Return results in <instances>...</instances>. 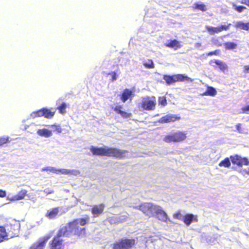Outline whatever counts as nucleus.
I'll list each match as a JSON object with an SVG mask.
<instances>
[{"label":"nucleus","mask_w":249,"mask_h":249,"mask_svg":"<svg viewBox=\"0 0 249 249\" xmlns=\"http://www.w3.org/2000/svg\"><path fill=\"white\" fill-rule=\"evenodd\" d=\"M181 214L180 212H178L174 214L173 217L175 219H181Z\"/></svg>","instance_id":"44"},{"label":"nucleus","mask_w":249,"mask_h":249,"mask_svg":"<svg viewBox=\"0 0 249 249\" xmlns=\"http://www.w3.org/2000/svg\"><path fill=\"white\" fill-rule=\"evenodd\" d=\"M245 172L246 173L248 174V175H249V168L247 169L246 170H245Z\"/></svg>","instance_id":"53"},{"label":"nucleus","mask_w":249,"mask_h":249,"mask_svg":"<svg viewBox=\"0 0 249 249\" xmlns=\"http://www.w3.org/2000/svg\"><path fill=\"white\" fill-rule=\"evenodd\" d=\"M63 239H59L58 237L55 236L52 241L50 249H63Z\"/></svg>","instance_id":"12"},{"label":"nucleus","mask_w":249,"mask_h":249,"mask_svg":"<svg viewBox=\"0 0 249 249\" xmlns=\"http://www.w3.org/2000/svg\"><path fill=\"white\" fill-rule=\"evenodd\" d=\"M26 193L27 192L26 190H21L17 196H15V198L17 200L22 199L25 197Z\"/></svg>","instance_id":"31"},{"label":"nucleus","mask_w":249,"mask_h":249,"mask_svg":"<svg viewBox=\"0 0 249 249\" xmlns=\"http://www.w3.org/2000/svg\"><path fill=\"white\" fill-rule=\"evenodd\" d=\"M126 218L127 216L126 215H122L119 216L117 220L119 222H123L126 220Z\"/></svg>","instance_id":"43"},{"label":"nucleus","mask_w":249,"mask_h":249,"mask_svg":"<svg viewBox=\"0 0 249 249\" xmlns=\"http://www.w3.org/2000/svg\"><path fill=\"white\" fill-rule=\"evenodd\" d=\"M54 114V111L43 108L36 111H34L30 114V118L35 119L36 117L44 116L46 118H52Z\"/></svg>","instance_id":"7"},{"label":"nucleus","mask_w":249,"mask_h":249,"mask_svg":"<svg viewBox=\"0 0 249 249\" xmlns=\"http://www.w3.org/2000/svg\"><path fill=\"white\" fill-rule=\"evenodd\" d=\"M143 65L147 68L151 69L154 67V64L152 60H148L143 62Z\"/></svg>","instance_id":"35"},{"label":"nucleus","mask_w":249,"mask_h":249,"mask_svg":"<svg viewBox=\"0 0 249 249\" xmlns=\"http://www.w3.org/2000/svg\"><path fill=\"white\" fill-rule=\"evenodd\" d=\"M230 158L232 163L237 164L239 166H241L243 164L248 165L249 163L248 160L247 158H242L238 155L231 156Z\"/></svg>","instance_id":"11"},{"label":"nucleus","mask_w":249,"mask_h":249,"mask_svg":"<svg viewBox=\"0 0 249 249\" xmlns=\"http://www.w3.org/2000/svg\"><path fill=\"white\" fill-rule=\"evenodd\" d=\"M51 127L53 129L54 131H56L57 133H61L62 129L59 125L53 124L52 125Z\"/></svg>","instance_id":"38"},{"label":"nucleus","mask_w":249,"mask_h":249,"mask_svg":"<svg viewBox=\"0 0 249 249\" xmlns=\"http://www.w3.org/2000/svg\"><path fill=\"white\" fill-rule=\"evenodd\" d=\"M235 26L245 30L247 31L249 30V23H246L239 21L236 23Z\"/></svg>","instance_id":"27"},{"label":"nucleus","mask_w":249,"mask_h":249,"mask_svg":"<svg viewBox=\"0 0 249 249\" xmlns=\"http://www.w3.org/2000/svg\"><path fill=\"white\" fill-rule=\"evenodd\" d=\"M213 44H214L217 46H220L221 45V44L218 42V40L216 39H213Z\"/></svg>","instance_id":"49"},{"label":"nucleus","mask_w":249,"mask_h":249,"mask_svg":"<svg viewBox=\"0 0 249 249\" xmlns=\"http://www.w3.org/2000/svg\"><path fill=\"white\" fill-rule=\"evenodd\" d=\"M233 8L239 13H241L246 9V7L243 6H237L235 3H232Z\"/></svg>","instance_id":"32"},{"label":"nucleus","mask_w":249,"mask_h":249,"mask_svg":"<svg viewBox=\"0 0 249 249\" xmlns=\"http://www.w3.org/2000/svg\"><path fill=\"white\" fill-rule=\"evenodd\" d=\"M244 72L249 73V65L245 66Z\"/></svg>","instance_id":"51"},{"label":"nucleus","mask_w":249,"mask_h":249,"mask_svg":"<svg viewBox=\"0 0 249 249\" xmlns=\"http://www.w3.org/2000/svg\"><path fill=\"white\" fill-rule=\"evenodd\" d=\"M241 110L243 113H247L248 111H249V105L242 107Z\"/></svg>","instance_id":"45"},{"label":"nucleus","mask_w":249,"mask_h":249,"mask_svg":"<svg viewBox=\"0 0 249 249\" xmlns=\"http://www.w3.org/2000/svg\"><path fill=\"white\" fill-rule=\"evenodd\" d=\"M9 140L8 137L4 136L1 138H0V146L2 144L6 143Z\"/></svg>","instance_id":"40"},{"label":"nucleus","mask_w":249,"mask_h":249,"mask_svg":"<svg viewBox=\"0 0 249 249\" xmlns=\"http://www.w3.org/2000/svg\"><path fill=\"white\" fill-rule=\"evenodd\" d=\"M166 46L169 48H173L175 50L180 48V45L179 42L178 40L175 39L170 41V42H169L166 45Z\"/></svg>","instance_id":"24"},{"label":"nucleus","mask_w":249,"mask_h":249,"mask_svg":"<svg viewBox=\"0 0 249 249\" xmlns=\"http://www.w3.org/2000/svg\"><path fill=\"white\" fill-rule=\"evenodd\" d=\"M20 223L15 219H10L4 227L0 226V242L8 238L18 236Z\"/></svg>","instance_id":"2"},{"label":"nucleus","mask_w":249,"mask_h":249,"mask_svg":"<svg viewBox=\"0 0 249 249\" xmlns=\"http://www.w3.org/2000/svg\"><path fill=\"white\" fill-rule=\"evenodd\" d=\"M183 221L187 226H189L193 222H197L196 216L193 214H187L183 217Z\"/></svg>","instance_id":"15"},{"label":"nucleus","mask_w":249,"mask_h":249,"mask_svg":"<svg viewBox=\"0 0 249 249\" xmlns=\"http://www.w3.org/2000/svg\"><path fill=\"white\" fill-rule=\"evenodd\" d=\"M231 25V24H229L227 26L226 25H221L220 26L215 27L216 30V33L220 32L223 30H228L229 29L230 26Z\"/></svg>","instance_id":"33"},{"label":"nucleus","mask_w":249,"mask_h":249,"mask_svg":"<svg viewBox=\"0 0 249 249\" xmlns=\"http://www.w3.org/2000/svg\"><path fill=\"white\" fill-rule=\"evenodd\" d=\"M110 74L111 75L112 80L113 81L116 80L117 79V75L115 72H113Z\"/></svg>","instance_id":"48"},{"label":"nucleus","mask_w":249,"mask_h":249,"mask_svg":"<svg viewBox=\"0 0 249 249\" xmlns=\"http://www.w3.org/2000/svg\"><path fill=\"white\" fill-rule=\"evenodd\" d=\"M216 94L215 89L212 87H208L207 90L202 95L203 96L210 95L212 96H214Z\"/></svg>","instance_id":"25"},{"label":"nucleus","mask_w":249,"mask_h":249,"mask_svg":"<svg viewBox=\"0 0 249 249\" xmlns=\"http://www.w3.org/2000/svg\"><path fill=\"white\" fill-rule=\"evenodd\" d=\"M132 94V92L130 90L128 89H125L122 93L121 98V100L123 101V102L124 103L127 99L129 98Z\"/></svg>","instance_id":"21"},{"label":"nucleus","mask_w":249,"mask_h":249,"mask_svg":"<svg viewBox=\"0 0 249 249\" xmlns=\"http://www.w3.org/2000/svg\"><path fill=\"white\" fill-rule=\"evenodd\" d=\"M53 190H52V189H50L49 188H47V189H45L44 190V192L45 193H46V194H52L53 193Z\"/></svg>","instance_id":"46"},{"label":"nucleus","mask_w":249,"mask_h":249,"mask_svg":"<svg viewBox=\"0 0 249 249\" xmlns=\"http://www.w3.org/2000/svg\"><path fill=\"white\" fill-rule=\"evenodd\" d=\"M6 193L5 191L0 190V197H4L6 196Z\"/></svg>","instance_id":"47"},{"label":"nucleus","mask_w":249,"mask_h":249,"mask_svg":"<svg viewBox=\"0 0 249 249\" xmlns=\"http://www.w3.org/2000/svg\"><path fill=\"white\" fill-rule=\"evenodd\" d=\"M155 215H156L158 219L161 221L165 222L168 221L171 223H173V222L168 218L166 213L160 206H158V208L156 210Z\"/></svg>","instance_id":"10"},{"label":"nucleus","mask_w":249,"mask_h":249,"mask_svg":"<svg viewBox=\"0 0 249 249\" xmlns=\"http://www.w3.org/2000/svg\"><path fill=\"white\" fill-rule=\"evenodd\" d=\"M42 171H46L57 174L58 169L53 167H47L42 169Z\"/></svg>","instance_id":"36"},{"label":"nucleus","mask_w":249,"mask_h":249,"mask_svg":"<svg viewBox=\"0 0 249 249\" xmlns=\"http://www.w3.org/2000/svg\"><path fill=\"white\" fill-rule=\"evenodd\" d=\"M179 118H178V119ZM178 119V118H177L175 115H167L160 118V120H159V122L160 123H169L171 122H174Z\"/></svg>","instance_id":"16"},{"label":"nucleus","mask_w":249,"mask_h":249,"mask_svg":"<svg viewBox=\"0 0 249 249\" xmlns=\"http://www.w3.org/2000/svg\"><path fill=\"white\" fill-rule=\"evenodd\" d=\"M80 172L78 170H71L67 169H58L57 174H61L63 175H72L77 176L80 174Z\"/></svg>","instance_id":"14"},{"label":"nucleus","mask_w":249,"mask_h":249,"mask_svg":"<svg viewBox=\"0 0 249 249\" xmlns=\"http://www.w3.org/2000/svg\"><path fill=\"white\" fill-rule=\"evenodd\" d=\"M156 99L154 96H146L142 98L141 106L146 110H153L155 108Z\"/></svg>","instance_id":"6"},{"label":"nucleus","mask_w":249,"mask_h":249,"mask_svg":"<svg viewBox=\"0 0 249 249\" xmlns=\"http://www.w3.org/2000/svg\"><path fill=\"white\" fill-rule=\"evenodd\" d=\"M89 149L93 155L114 157L118 159H122L128 154V152L126 150L115 148H109L107 146L97 147L91 146Z\"/></svg>","instance_id":"3"},{"label":"nucleus","mask_w":249,"mask_h":249,"mask_svg":"<svg viewBox=\"0 0 249 249\" xmlns=\"http://www.w3.org/2000/svg\"><path fill=\"white\" fill-rule=\"evenodd\" d=\"M59 208H55L48 210L46 216L49 219H53L56 217L59 212Z\"/></svg>","instance_id":"19"},{"label":"nucleus","mask_w":249,"mask_h":249,"mask_svg":"<svg viewBox=\"0 0 249 249\" xmlns=\"http://www.w3.org/2000/svg\"><path fill=\"white\" fill-rule=\"evenodd\" d=\"M50 236H44L34 243L29 249H44Z\"/></svg>","instance_id":"9"},{"label":"nucleus","mask_w":249,"mask_h":249,"mask_svg":"<svg viewBox=\"0 0 249 249\" xmlns=\"http://www.w3.org/2000/svg\"><path fill=\"white\" fill-rule=\"evenodd\" d=\"M135 243L133 239L122 240L113 245V249H128L131 248Z\"/></svg>","instance_id":"8"},{"label":"nucleus","mask_w":249,"mask_h":249,"mask_svg":"<svg viewBox=\"0 0 249 249\" xmlns=\"http://www.w3.org/2000/svg\"><path fill=\"white\" fill-rule=\"evenodd\" d=\"M200 45H200V43H197L196 45V46H200Z\"/></svg>","instance_id":"54"},{"label":"nucleus","mask_w":249,"mask_h":249,"mask_svg":"<svg viewBox=\"0 0 249 249\" xmlns=\"http://www.w3.org/2000/svg\"><path fill=\"white\" fill-rule=\"evenodd\" d=\"M213 63H214L217 65H218L220 70H221L223 71H224L225 70H227V65L225 63L221 61L218 60H212L210 63L211 64H212Z\"/></svg>","instance_id":"20"},{"label":"nucleus","mask_w":249,"mask_h":249,"mask_svg":"<svg viewBox=\"0 0 249 249\" xmlns=\"http://www.w3.org/2000/svg\"><path fill=\"white\" fill-rule=\"evenodd\" d=\"M122 108L121 106H116L114 108V110L115 112H116L117 113L120 114L122 112V110H121V108Z\"/></svg>","instance_id":"41"},{"label":"nucleus","mask_w":249,"mask_h":249,"mask_svg":"<svg viewBox=\"0 0 249 249\" xmlns=\"http://www.w3.org/2000/svg\"><path fill=\"white\" fill-rule=\"evenodd\" d=\"M66 104L65 103H63L60 106L57 107V109L59 110V112L64 114L66 113Z\"/></svg>","instance_id":"34"},{"label":"nucleus","mask_w":249,"mask_h":249,"mask_svg":"<svg viewBox=\"0 0 249 249\" xmlns=\"http://www.w3.org/2000/svg\"><path fill=\"white\" fill-rule=\"evenodd\" d=\"M217 54V51H213V52H210L208 53V56H210V55H213V54H215L216 55Z\"/></svg>","instance_id":"52"},{"label":"nucleus","mask_w":249,"mask_h":249,"mask_svg":"<svg viewBox=\"0 0 249 249\" xmlns=\"http://www.w3.org/2000/svg\"><path fill=\"white\" fill-rule=\"evenodd\" d=\"M186 138V133L178 131L176 132L173 133L170 135H167L164 138V141L166 142H179L183 141Z\"/></svg>","instance_id":"5"},{"label":"nucleus","mask_w":249,"mask_h":249,"mask_svg":"<svg viewBox=\"0 0 249 249\" xmlns=\"http://www.w3.org/2000/svg\"><path fill=\"white\" fill-rule=\"evenodd\" d=\"M37 134L39 136L45 138H49L53 135L52 131L46 128L38 129L37 131Z\"/></svg>","instance_id":"18"},{"label":"nucleus","mask_w":249,"mask_h":249,"mask_svg":"<svg viewBox=\"0 0 249 249\" xmlns=\"http://www.w3.org/2000/svg\"><path fill=\"white\" fill-rule=\"evenodd\" d=\"M120 115L123 118H127L130 116L131 114L128 113L125 111H122V112L121 113Z\"/></svg>","instance_id":"42"},{"label":"nucleus","mask_w":249,"mask_h":249,"mask_svg":"<svg viewBox=\"0 0 249 249\" xmlns=\"http://www.w3.org/2000/svg\"><path fill=\"white\" fill-rule=\"evenodd\" d=\"M105 206L103 204L95 205L91 209V213L94 217H98L104 211Z\"/></svg>","instance_id":"13"},{"label":"nucleus","mask_w":249,"mask_h":249,"mask_svg":"<svg viewBox=\"0 0 249 249\" xmlns=\"http://www.w3.org/2000/svg\"><path fill=\"white\" fill-rule=\"evenodd\" d=\"M224 46L225 48L227 50L234 49L237 47L236 44L231 42H228L225 43Z\"/></svg>","instance_id":"30"},{"label":"nucleus","mask_w":249,"mask_h":249,"mask_svg":"<svg viewBox=\"0 0 249 249\" xmlns=\"http://www.w3.org/2000/svg\"><path fill=\"white\" fill-rule=\"evenodd\" d=\"M206 29L207 31L209 32V33L213 35L215 33H216V30L215 27H213L211 26H206Z\"/></svg>","instance_id":"37"},{"label":"nucleus","mask_w":249,"mask_h":249,"mask_svg":"<svg viewBox=\"0 0 249 249\" xmlns=\"http://www.w3.org/2000/svg\"><path fill=\"white\" fill-rule=\"evenodd\" d=\"M193 8L203 12L207 10V6L200 1L194 3Z\"/></svg>","instance_id":"23"},{"label":"nucleus","mask_w":249,"mask_h":249,"mask_svg":"<svg viewBox=\"0 0 249 249\" xmlns=\"http://www.w3.org/2000/svg\"><path fill=\"white\" fill-rule=\"evenodd\" d=\"M179 118H178V119ZM178 119V118H177L175 115H167L160 118V120H159V122L160 123H169L171 122H174Z\"/></svg>","instance_id":"17"},{"label":"nucleus","mask_w":249,"mask_h":249,"mask_svg":"<svg viewBox=\"0 0 249 249\" xmlns=\"http://www.w3.org/2000/svg\"><path fill=\"white\" fill-rule=\"evenodd\" d=\"M159 103L160 104L164 106L166 105V99L165 97L162 96L159 98Z\"/></svg>","instance_id":"39"},{"label":"nucleus","mask_w":249,"mask_h":249,"mask_svg":"<svg viewBox=\"0 0 249 249\" xmlns=\"http://www.w3.org/2000/svg\"><path fill=\"white\" fill-rule=\"evenodd\" d=\"M158 205H155L151 203H143L139 207H135L143 212L146 215L149 217L154 216L155 215V213Z\"/></svg>","instance_id":"4"},{"label":"nucleus","mask_w":249,"mask_h":249,"mask_svg":"<svg viewBox=\"0 0 249 249\" xmlns=\"http://www.w3.org/2000/svg\"><path fill=\"white\" fill-rule=\"evenodd\" d=\"M175 78L177 81L183 82L184 81H189L191 82L193 81V79L191 78L186 76L185 74H176L175 75Z\"/></svg>","instance_id":"22"},{"label":"nucleus","mask_w":249,"mask_h":249,"mask_svg":"<svg viewBox=\"0 0 249 249\" xmlns=\"http://www.w3.org/2000/svg\"><path fill=\"white\" fill-rule=\"evenodd\" d=\"M241 3L249 6V0H242Z\"/></svg>","instance_id":"50"},{"label":"nucleus","mask_w":249,"mask_h":249,"mask_svg":"<svg viewBox=\"0 0 249 249\" xmlns=\"http://www.w3.org/2000/svg\"><path fill=\"white\" fill-rule=\"evenodd\" d=\"M235 128H236V131L239 134H248V132L247 131V130L245 128L242 127V124L240 123H238L235 125Z\"/></svg>","instance_id":"28"},{"label":"nucleus","mask_w":249,"mask_h":249,"mask_svg":"<svg viewBox=\"0 0 249 249\" xmlns=\"http://www.w3.org/2000/svg\"><path fill=\"white\" fill-rule=\"evenodd\" d=\"M163 79L166 81L168 85H171L177 82L175 78V75L173 76L164 75L163 76Z\"/></svg>","instance_id":"26"},{"label":"nucleus","mask_w":249,"mask_h":249,"mask_svg":"<svg viewBox=\"0 0 249 249\" xmlns=\"http://www.w3.org/2000/svg\"><path fill=\"white\" fill-rule=\"evenodd\" d=\"M219 166L220 167H229L231 165L230 160L228 158L222 160L219 163Z\"/></svg>","instance_id":"29"},{"label":"nucleus","mask_w":249,"mask_h":249,"mask_svg":"<svg viewBox=\"0 0 249 249\" xmlns=\"http://www.w3.org/2000/svg\"><path fill=\"white\" fill-rule=\"evenodd\" d=\"M89 218H79L70 222L67 226H62L57 235L59 239H63L64 237H69L71 233L79 236H83L85 235L86 230L84 226L88 221Z\"/></svg>","instance_id":"1"}]
</instances>
